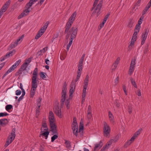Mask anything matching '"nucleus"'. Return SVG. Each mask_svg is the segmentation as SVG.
Returning <instances> with one entry per match:
<instances>
[{
	"instance_id": "7ed1b4c3",
	"label": "nucleus",
	"mask_w": 151,
	"mask_h": 151,
	"mask_svg": "<svg viewBox=\"0 0 151 151\" xmlns=\"http://www.w3.org/2000/svg\"><path fill=\"white\" fill-rule=\"evenodd\" d=\"M67 84L66 82H65L63 86L62 92V96L61 99V105L63 106L64 105V101L66 99V93L67 90Z\"/></svg>"
},
{
	"instance_id": "c85d7f7f",
	"label": "nucleus",
	"mask_w": 151,
	"mask_h": 151,
	"mask_svg": "<svg viewBox=\"0 0 151 151\" xmlns=\"http://www.w3.org/2000/svg\"><path fill=\"white\" fill-rule=\"evenodd\" d=\"M109 117L111 122V123H113L114 122V117L112 113L110 111L109 112Z\"/></svg>"
},
{
	"instance_id": "0e129e2a",
	"label": "nucleus",
	"mask_w": 151,
	"mask_h": 151,
	"mask_svg": "<svg viewBox=\"0 0 151 151\" xmlns=\"http://www.w3.org/2000/svg\"><path fill=\"white\" fill-rule=\"evenodd\" d=\"M123 89L126 95H127V92L126 90V87L125 85L123 86Z\"/></svg>"
},
{
	"instance_id": "b1692460",
	"label": "nucleus",
	"mask_w": 151,
	"mask_h": 151,
	"mask_svg": "<svg viewBox=\"0 0 151 151\" xmlns=\"http://www.w3.org/2000/svg\"><path fill=\"white\" fill-rule=\"evenodd\" d=\"M78 126L72 127L73 133L76 136H77L78 134Z\"/></svg>"
},
{
	"instance_id": "338daca9",
	"label": "nucleus",
	"mask_w": 151,
	"mask_h": 151,
	"mask_svg": "<svg viewBox=\"0 0 151 151\" xmlns=\"http://www.w3.org/2000/svg\"><path fill=\"white\" fill-rule=\"evenodd\" d=\"M1 119L4 120L2 122L3 123H2V125H6L7 122V119Z\"/></svg>"
},
{
	"instance_id": "864d4df0",
	"label": "nucleus",
	"mask_w": 151,
	"mask_h": 151,
	"mask_svg": "<svg viewBox=\"0 0 151 151\" xmlns=\"http://www.w3.org/2000/svg\"><path fill=\"white\" fill-rule=\"evenodd\" d=\"M31 59L30 58H29L27 59H26L25 60V62L24 63H27L26 65H28L31 62Z\"/></svg>"
},
{
	"instance_id": "7c9ffc66",
	"label": "nucleus",
	"mask_w": 151,
	"mask_h": 151,
	"mask_svg": "<svg viewBox=\"0 0 151 151\" xmlns=\"http://www.w3.org/2000/svg\"><path fill=\"white\" fill-rule=\"evenodd\" d=\"M130 81L132 85L136 88H137V85L135 80L132 77L130 78Z\"/></svg>"
},
{
	"instance_id": "a211bd4d",
	"label": "nucleus",
	"mask_w": 151,
	"mask_h": 151,
	"mask_svg": "<svg viewBox=\"0 0 151 151\" xmlns=\"http://www.w3.org/2000/svg\"><path fill=\"white\" fill-rule=\"evenodd\" d=\"M15 69V68L14 67V66L12 65L10 68L4 73V75L2 78H4L8 74L13 71Z\"/></svg>"
},
{
	"instance_id": "79ce46f5",
	"label": "nucleus",
	"mask_w": 151,
	"mask_h": 151,
	"mask_svg": "<svg viewBox=\"0 0 151 151\" xmlns=\"http://www.w3.org/2000/svg\"><path fill=\"white\" fill-rule=\"evenodd\" d=\"M21 60L19 59L15 63L12 65L14 66V67L15 68L17 67L18 65L19 64V63H21Z\"/></svg>"
},
{
	"instance_id": "9b49d317",
	"label": "nucleus",
	"mask_w": 151,
	"mask_h": 151,
	"mask_svg": "<svg viewBox=\"0 0 151 151\" xmlns=\"http://www.w3.org/2000/svg\"><path fill=\"white\" fill-rule=\"evenodd\" d=\"M77 28L75 29L74 27H72L69 30V32H72V34L70 37L72 39H74L75 38L77 35Z\"/></svg>"
},
{
	"instance_id": "052dcab7",
	"label": "nucleus",
	"mask_w": 151,
	"mask_h": 151,
	"mask_svg": "<svg viewBox=\"0 0 151 151\" xmlns=\"http://www.w3.org/2000/svg\"><path fill=\"white\" fill-rule=\"evenodd\" d=\"M9 114L6 113H0V117H3L4 116H6Z\"/></svg>"
},
{
	"instance_id": "e2e57ef3",
	"label": "nucleus",
	"mask_w": 151,
	"mask_h": 151,
	"mask_svg": "<svg viewBox=\"0 0 151 151\" xmlns=\"http://www.w3.org/2000/svg\"><path fill=\"white\" fill-rule=\"evenodd\" d=\"M119 77H117L114 80V83L115 85H116L117 83H118L119 82Z\"/></svg>"
},
{
	"instance_id": "72a5a7b5",
	"label": "nucleus",
	"mask_w": 151,
	"mask_h": 151,
	"mask_svg": "<svg viewBox=\"0 0 151 151\" xmlns=\"http://www.w3.org/2000/svg\"><path fill=\"white\" fill-rule=\"evenodd\" d=\"M65 144L66 147L68 149H70L71 148L70 142L67 140H65Z\"/></svg>"
},
{
	"instance_id": "13d9d810",
	"label": "nucleus",
	"mask_w": 151,
	"mask_h": 151,
	"mask_svg": "<svg viewBox=\"0 0 151 151\" xmlns=\"http://www.w3.org/2000/svg\"><path fill=\"white\" fill-rule=\"evenodd\" d=\"M48 47H44L42 50H41L40 51V52H42L43 53L45 52L46 51H47V49Z\"/></svg>"
},
{
	"instance_id": "6ab92c4d",
	"label": "nucleus",
	"mask_w": 151,
	"mask_h": 151,
	"mask_svg": "<svg viewBox=\"0 0 151 151\" xmlns=\"http://www.w3.org/2000/svg\"><path fill=\"white\" fill-rule=\"evenodd\" d=\"M76 12H74L71 16L68 22L71 23H73V21L75 20V18L76 16Z\"/></svg>"
},
{
	"instance_id": "09e8293b",
	"label": "nucleus",
	"mask_w": 151,
	"mask_h": 151,
	"mask_svg": "<svg viewBox=\"0 0 151 151\" xmlns=\"http://www.w3.org/2000/svg\"><path fill=\"white\" fill-rule=\"evenodd\" d=\"M87 118L88 119L89 122L92 118V116L91 114V113H88V115H87Z\"/></svg>"
},
{
	"instance_id": "774afa93",
	"label": "nucleus",
	"mask_w": 151,
	"mask_h": 151,
	"mask_svg": "<svg viewBox=\"0 0 151 151\" xmlns=\"http://www.w3.org/2000/svg\"><path fill=\"white\" fill-rule=\"evenodd\" d=\"M21 93V91L20 90H17L16 91V95L18 96L20 95Z\"/></svg>"
},
{
	"instance_id": "a878e982",
	"label": "nucleus",
	"mask_w": 151,
	"mask_h": 151,
	"mask_svg": "<svg viewBox=\"0 0 151 151\" xmlns=\"http://www.w3.org/2000/svg\"><path fill=\"white\" fill-rule=\"evenodd\" d=\"M151 6V5L148 3L145 8L143 10L142 12V15H144L146 13L147 11H148L149 8Z\"/></svg>"
},
{
	"instance_id": "f704fd0d",
	"label": "nucleus",
	"mask_w": 151,
	"mask_h": 151,
	"mask_svg": "<svg viewBox=\"0 0 151 151\" xmlns=\"http://www.w3.org/2000/svg\"><path fill=\"white\" fill-rule=\"evenodd\" d=\"M134 68L133 67H132V66H130L128 72V74L129 75H131L132 74L134 70Z\"/></svg>"
},
{
	"instance_id": "bf43d9fd",
	"label": "nucleus",
	"mask_w": 151,
	"mask_h": 151,
	"mask_svg": "<svg viewBox=\"0 0 151 151\" xmlns=\"http://www.w3.org/2000/svg\"><path fill=\"white\" fill-rule=\"evenodd\" d=\"M70 101L68 100H67L66 102V104L67 106V109H69L70 108Z\"/></svg>"
},
{
	"instance_id": "f8f14e48",
	"label": "nucleus",
	"mask_w": 151,
	"mask_h": 151,
	"mask_svg": "<svg viewBox=\"0 0 151 151\" xmlns=\"http://www.w3.org/2000/svg\"><path fill=\"white\" fill-rule=\"evenodd\" d=\"M44 131L45 132H43V131L41 130L40 132V137L41 135L45 137V139H47V138L48 135L49 134V132L48 131V128L45 129H44Z\"/></svg>"
},
{
	"instance_id": "a18cd8bd",
	"label": "nucleus",
	"mask_w": 151,
	"mask_h": 151,
	"mask_svg": "<svg viewBox=\"0 0 151 151\" xmlns=\"http://www.w3.org/2000/svg\"><path fill=\"white\" fill-rule=\"evenodd\" d=\"M18 42H17V41H16L12 43L11 45V47L12 48H14L17 46L18 44Z\"/></svg>"
},
{
	"instance_id": "4d7b16f0",
	"label": "nucleus",
	"mask_w": 151,
	"mask_h": 151,
	"mask_svg": "<svg viewBox=\"0 0 151 151\" xmlns=\"http://www.w3.org/2000/svg\"><path fill=\"white\" fill-rule=\"evenodd\" d=\"M149 45L147 44V46L145 47V50H144V53L145 54H147V52L148 51V47Z\"/></svg>"
},
{
	"instance_id": "aec40b11",
	"label": "nucleus",
	"mask_w": 151,
	"mask_h": 151,
	"mask_svg": "<svg viewBox=\"0 0 151 151\" xmlns=\"http://www.w3.org/2000/svg\"><path fill=\"white\" fill-rule=\"evenodd\" d=\"M82 70V68H78L77 72V75L76 78L75 80L76 81H78L79 79L80 76L81 74V73Z\"/></svg>"
},
{
	"instance_id": "603ef678",
	"label": "nucleus",
	"mask_w": 151,
	"mask_h": 151,
	"mask_svg": "<svg viewBox=\"0 0 151 151\" xmlns=\"http://www.w3.org/2000/svg\"><path fill=\"white\" fill-rule=\"evenodd\" d=\"M58 137V136L57 135L55 134L54 135L51 137V142H53Z\"/></svg>"
},
{
	"instance_id": "6e6552de",
	"label": "nucleus",
	"mask_w": 151,
	"mask_h": 151,
	"mask_svg": "<svg viewBox=\"0 0 151 151\" xmlns=\"http://www.w3.org/2000/svg\"><path fill=\"white\" fill-rule=\"evenodd\" d=\"M38 68H35L32 74V82L37 83L38 80H37V78L38 76Z\"/></svg>"
},
{
	"instance_id": "58836bf2",
	"label": "nucleus",
	"mask_w": 151,
	"mask_h": 151,
	"mask_svg": "<svg viewBox=\"0 0 151 151\" xmlns=\"http://www.w3.org/2000/svg\"><path fill=\"white\" fill-rule=\"evenodd\" d=\"M87 86H83V90L82 93V96H86V90L87 88Z\"/></svg>"
},
{
	"instance_id": "e433bc0d",
	"label": "nucleus",
	"mask_w": 151,
	"mask_h": 151,
	"mask_svg": "<svg viewBox=\"0 0 151 151\" xmlns=\"http://www.w3.org/2000/svg\"><path fill=\"white\" fill-rule=\"evenodd\" d=\"M73 121L72 123V127H76L78 126L77 124L76 119V117H74L73 118Z\"/></svg>"
},
{
	"instance_id": "ea45409f",
	"label": "nucleus",
	"mask_w": 151,
	"mask_h": 151,
	"mask_svg": "<svg viewBox=\"0 0 151 151\" xmlns=\"http://www.w3.org/2000/svg\"><path fill=\"white\" fill-rule=\"evenodd\" d=\"M46 74L45 73L41 72L40 73V77L43 79H45L46 78Z\"/></svg>"
},
{
	"instance_id": "ddd939ff",
	"label": "nucleus",
	"mask_w": 151,
	"mask_h": 151,
	"mask_svg": "<svg viewBox=\"0 0 151 151\" xmlns=\"http://www.w3.org/2000/svg\"><path fill=\"white\" fill-rule=\"evenodd\" d=\"M54 111L55 113L59 117L61 118L62 117L61 111V109L58 106H57L55 109H54Z\"/></svg>"
},
{
	"instance_id": "412c9836",
	"label": "nucleus",
	"mask_w": 151,
	"mask_h": 151,
	"mask_svg": "<svg viewBox=\"0 0 151 151\" xmlns=\"http://www.w3.org/2000/svg\"><path fill=\"white\" fill-rule=\"evenodd\" d=\"M135 139L134 138L132 137L130 139L128 140L124 144V148H127L128 146L131 145V144L134 142Z\"/></svg>"
},
{
	"instance_id": "2eb2a0df",
	"label": "nucleus",
	"mask_w": 151,
	"mask_h": 151,
	"mask_svg": "<svg viewBox=\"0 0 151 151\" xmlns=\"http://www.w3.org/2000/svg\"><path fill=\"white\" fill-rule=\"evenodd\" d=\"M29 9H26L18 17V19H20L24 16L27 15L29 13Z\"/></svg>"
},
{
	"instance_id": "393cba45",
	"label": "nucleus",
	"mask_w": 151,
	"mask_h": 151,
	"mask_svg": "<svg viewBox=\"0 0 151 151\" xmlns=\"http://www.w3.org/2000/svg\"><path fill=\"white\" fill-rule=\"evenodd\" d=\"M134 22V21L132 19H129L128 23V27H132L134 26L133 24Z\"/></svg>"
},
{
	"instance_id": "8fccbe9b",
	"label": "nucleus",
	"mask_w": 151,
	"mask_h": 151,
	"mask_svg": "<svg viewBox=\"0 0 151 151\" xmlns=\"http://www.w3.org/2000/svg\"><path fill=\"white\" fill-rule=\"evenodd\" d=\"M12 105L9 104L7 105L5 107V109L7 111H8L9 110L12 109Z\"/></svg>"
},
{
	"instance_id": "20e7f679",
	"label": "nucleus",
	"mask_w": 151,
	"mask_h": 151,
	"mask_svg": "<svg viewBox=\"0 0 151 151\" xmlns=\"http://www.w3.org/2000/svg\"><path fill=\"white\" fill-rule=\"evenodd\" d=\"M110 132V127L106 122H104L103 128L104 135L106 137H109Z\"/></svg>"
},
{
	"instance_id": "dca6fc26",
	"label": "nucleus",
	"mask_w": 151,
	"mask_h": 151,
	"mask_svg": "<svg viewBox=\"0 0 151 151\" xmlns=\"http://www.w3.org/2000/svg\"><path fill=\"white\" fill-rule=\"evenodd\" d=\"M102 141H101L99 143L95 145L93 151H98L102 147Z\"/></svg>"
},
{
	"instance_id": "a19ab883",
	"label": "nucleus",
	"mask_w": 151,
	"mask_h": 151,
	"mask_svg": "<svg viewBox=\"0 0 151 151\" xmlns=\"http://www.w3.org/2000/svg\"><path fill=\"white\" fill-rule=\"evenodd\" d=\"M83 60L80 59L78 65V68H82Z\"/></svg>"
},
{
	"instance_id": "4c0bfd02",
	"label": "nucleus",
	"mask_w": 151,
	"mask_h": 151,
	"mask_svg": "<svg viewBox=\"0 0 151 151\" xmlns=\"http://www.w3.org/2000/svg\"><path fill=\"white\" fill-rule=\"evenodd\" d=\"M75 89L72 88H70L69 91V96L70 97H72L73 96V94L75 91Z\"/></svg>"
},
{
	"instance_id": "5fc2aeb1",
	"label": "nucleus",
	"mask_w": 151,
	"mask_h": 151,
	"mask_svg": "<svg viewBox=\"0 0 151 151\" xmlns=\"http://www.w3.org/2000/svg\"><path fill=\"white\" fill-rule=\"evenodd\" d=\"M42 126L44 128H46L45 129L48 128L46 123L45 121H43L42 122Z\"/></svg>"
},
{
	"instance_id": "de8ad7c7",
	"label": "nucleus",
	"mask_w": 151,
	"mask_h": 151,
	"mask_svg": "<svg viewBox=\"0 0 151 151\" xmlns=\"http://www.w3.org/2000/svg\"><path fill=\"white\" fill-rule=\"evenodd\" d=\"M26 63H24L21 66V67L20 68L21 69H22L24 70H25L26 68L28 66L26 65Z\"/></svg>"
},
{
	"instance_id": "680f3d73",
	"label": "nucleus",
	"mask_w": 151,
	"mask_h": 151,
	"mask_svg": "<svg viewBox=\"0 0 151 151\" xmlns=\"http://www.w3.org/2000/svg\"><path fill=\"white\" fill-rule=\"evenodd\" d=\"M143 19V17H141L140 18L139 20L138 21V24L140 25L141 24H142V20Z\"/></svg>"
},
{
	"instance_id": "473e14b6",
	"label": "nucleus",
	"mask_w": 151,
	"mask_h": 151,
	"mask_svg": "<svg viewBox=\"0 0 151 151\" xmlns=\"http://www.w3.org/2000/svg\"><path fill=\"white\" fill-rule=\"evenodd\" d=\"M41 32V31L40 30L38 31L37 35H36L35 37V39L37 40L44 33H42V32Z\"/></svg>"
},
{
	"instance_id": "423d86ee",
	"label": "nucleus",
	"mask_w": 151,
	"mask_h": 151,
	"mask_svg": "<svg viewBox=\"0 0 151 151\" xmlns=\"http://www.w3.org/2000/svg\"><path fill=\"white\" fill-rule=\"evenodd\" d=\"M50 131L53 133V134H56L57 133V126L55 124V122L50 121Z\"/></svg>"
},
{
	"instance_id": "f257e3e1",
	"label": "nucleus",
	"mask_w": 151,
	"mask_h": 151,
	"mask_svg": "<svg viewBox=\"0 0 151 151\" xmlns=\"http://www.w3.org/2000/svg\"><path fill=\"white\" fill-rule=\"evenodd\" d=\"M102 1H101L98 4H93V6L91 9V11H93L92 16H96L97 17L101 13V9L102 6Z\"/></svg>"
},
{
	"instance_id": "c756f323",
	"label": "nucleus",
	"mask_w": 151,
	"mask_h": 151,
	"mask_svg": "<svg viewBox=\"0 0 151 151\" xmlns=\"http://www.w3.org/2000/svg\"><path fill=\"white\" fill-rule=\"evenodd\" d=\"M89 78V76L87 75L85 78L83 86H88V80Z\"/></svg>"
},
{
	"instance_id": "c9c22d12",
	"label": "nucleus",
	"mask_w": 151,
	"mask_h": 151,
	"mask_svg": "<svg viewBox=\"0 0 151 151\" xmlns=\"http://www.w3.org/2000/svg\"><path fill=\"white\" fill-rule=\"evenodd\" d=\"M136 58H134V59H132L131 61V63L130 65V66L132 67H134L135 66V65L136 64Z\"/></svg>"
},
{
	"instance_id": "37998d69",
	"label": "nucleus",
	"mask_w": 151,
	"mask_h": 151,
	"mask_svg": "<svg viewBox=\"0 0 151 151\" xmlns=\"http://www.w3.org/2000/svg\"><path fill=\"white\" fill-rule=\"evenodd\" d=\"M140 27V25L137 24L136 25L135 29H134V32H137V33H138L139 31Z\"/></svg>"
},
{
	"instance_id": "39448f33",
	"label": "nucleus",
	"mask_w": 151,
	"mask_h": 151,
	"mask_svg": "<svg viewBox=\"0 0 151 151\" xmlns=\"http://www.w3.org/2000/svg\"><path fill=\"white\" fill-rule=\"evenodd\" d=\"M38 83H37L32 82V87L30 92V96L33 97L34 96L37 87Z\"/></svg>"
},
{
	"instance_id": "f03ea898",
	"label": "nucleus",
	"mask_w": 151,
	"mask_h": 151,
	"mask_svg": "<svg viewBox=\"0 0 151 151\" xmlns=\"http://www.w3.org/2000/svg\"><path fill=\"white\" fill-rule=\"evenodd\" d=\"M15 131L16 129L15 128H14L12 129V131L11 132V134L8 136L7 140L5 145V146H6V147L8 146L14 139L16 136Z\"/></svg>"
},
{
	"instance_id": "9d476101",
	"label": "nucleus",
	"mask_w": 151,
	"mask_h": 151,
	"mask_svg": "<svg viewBox=\"0 0 151 151\" xmlns=\"http://www.w3.org/2000/svg\"><path fill=\"white\" fill-rule=\"evenodd\" d=\"M10 0H8L6 2L1 8L0 11V13L3 14V13L5 12L6 11L10 4Z\"/></svg>"
},
{
	"instance_id": "4be33fe9",
	"label": "nucleus",
	"mask_w": 151,
	"mask_h": 151,
	"mask_svg": "<svg viewBox=\"0 0 151 151\" xmlns=\"http://www.w3.org/2000/svg\"><path fill=\"white\" fill-rule=\"evenodd\" d=\"M49 23V22H46L43 27L40 30L41 31V32H42V33H44Z\"/></svg>"
},
{
	"instance_id": "f3484780",
	"label": "nucleus",
	"mask_w": 151,
	"mask_h": 151,
	"mask_svg": "<svg viewBox=\"0 0 151 151\" xmlns=\"http://www.w3.org/2000/svg\"><path fill=\"white\" fill-rule=\"evenodd\" d=\"M37 0H30L29 2L26 4L25 6V8L30 9V7L34 4V2H36Z\"/></svg>"
},
{
	"instance_id": "49530a36",
	"label": "nucleus",
	"mask_w": 151,
	"mask_h": 151,
	"mask_svg": "<svg viewBox=\"0 0 151 151\" xmlns=\"http://www.w3.org/2000/svg\"><path fill=\"white\" fill-rule=\"evenodd\" d=\"M24 70L22 69H21L20 68L18 71L16 73V76H18L19 75V76H20V75L22 74V72Z\"/></svg>"
},
{
	"instance_id": "0eeeda50",
	"label": "nucleus",
	"mask_w": 151,
	"mask_h": 151,
	"mask_svg": "<svg viewBox=\"0 0 151 151\" xmlns=\"http://www.w3.org/2000/svg\"><path fill=\"white\" fill-rule=\"evenodd\" d=\"M137 32H134L132 37L130 45L128 47L129 49H131L132 46H133L134 42L136 40L137 38Z\"/></svg>"
},
{
	"instance_id": "5701e85b",
	"label": "nucleus",
	"mask_w": 151,
	"mask_h": 151,
	"mask_svg": "<svg viewBox=\"0 0 151 151\" xmlns=\"http://www.w3.org/2000/svg\"><path fill=\"white\" fill-rule=\"evenodd\" d=\"M49 120L50 121L55 122L54 114L52 111H50L49 113Z\"/></svg>"
},
{
	"instance_id": "4468645a",
	"label": "nucleus",
	"mask_w": 151,
	"mask_h": 151,
	"mask_svg": "<svg viewBox=\"0 0 151 151\" xmlns=\"http://www.w3.org/2000/svg\"><path fill=\"white\" fill-rule=\"evenodd\" d=\"M15 52V51L14 50L10 51L9 53L6 54L4 56L1 58V61L2 62L7 57L12 56L13 55L12 53H14V54Z\"/></svg>"
},
{
	"instance_id": "bb28decb",
	"label": "nucleus",
	"mask_w": 151,
	"mask_h": 151,
	"mask_svg": "<svg viewBox=\"0 0 151 151\" xmlns=\"http://www.w3.org/2000/svg\"><path fill=\"white\" fill-rule=\"evenodd\" d=\"M142 130V129L141 128H140L139 129L138 131H137L133 135L132 137H133L134 138V139H135L139 135L141 131Z\"/></svg>"
},
{
	"instance_id": "6e6d98bb",
	"label": "nucleus",
	"mask_w": 151,
	"mask_h": 151,
	"mask_svg": "<svg viewBox=\"0 0 151 151\" xmlns=\"http://www.w3.org/2000/svg\"><path fill=\"white\" fill-rule=\"evenodd\" d=\"M110 15V14H107L104 17V18L103 20V21L106 22L107 19L109 17Z\"/></svg>"
},
{
	"instance_id": "c03bdc74",
	"label": "nucleus",
	"mask_w": 151,
	"mask_h": 151,
	"mask_svg": "<svg viewBox=\"0 0 151 151\" xmlns=\"http://www.w3.org/2000/svg\"><path fill=\"white\" fill-rule=\"evenodd\" d=\"M83 123L81 122H80V125L79 126V132H80L81 131H82L83 130Z\"/></svg>"
},
{
	"instance_id": "2f4dec72",
	"label": "nucleus",
	"mask_w": 151,
	"mask_h": 151,
	"mask_svg": "<svg viewBox=\"0 0 151 151\" xmlns=\"http://www.w3.org/2000/svg\"><path fill=\"white\" fill-rule=\"evenodd\" d=\"M77 81L76 80H73L70 85V88H72L74 89L75 88L76 83Z\"/></svg>"
},
{
	"instance_id": "1a4fd4ad",
	"label": "nucleus",
	"mask_w": 151,
	"mask_h": 151,
	"mask_svg": "<svg viewBox=\"0 0 151 151\" xmlns=\"http://www.w3.org/2000/svg\"><path fill=\"white\" fill-rule=\"evenodd\" d=\"M149 30L147 29H145V32L142 33L141 37V44L143 45L144 44L145 40L147 37V35L148 33Z\"/></svg>"
},
{
	"instance_id": "3c124183",
	"label": "nucleus",
	"mask_w": 151,
	"mask_h": 151,
	"mask_svg": "<svg viewBox=\"0 0 151 151\" xmlns=\"http://www.w3.org/2000/svg\"><path fill=\"white\" fill-rule=\"evenodd\" d=\"M72 23L68 22L66 24L65 28L69 29L71 27Z\"/></svg>"
},
{
	"instance_id": "69168bd1",
	"label": "nucleus",
	"mask_w": 151,
	"mask_h": 151,
	"mask_svg": "<svg viewBox=\"0 0 151 151\" xmlns=\"http://www.w3.org/2000/svg\"><path fill=\"white\" fill-rule=\"evenodd\" d=\"M91 106L89 105L88 108V113H91Z\"/></svg>"
},
{
	"instance_id": "cd10ccee",
	"label": "nucleus",
	"mask_w": 151,
	"mask_h": 151,
	"mask_svg": "<svg viewBox=\"0 0 151 151\" xmlns=\"http://www.w3.org/2000/svg\"><path fill=\"white\" fill-rule=\"evenodd\" d=\"M118 138L117 137H116L115 139H110L109 142H108V145L110 146L112 144V143L113 142H116L118 140Z\"/></svg>"
}]
</instances>
